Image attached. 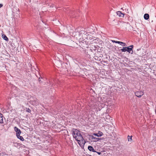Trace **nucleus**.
I'll use <instances>...</instances> for the list:
<instances>
[{
	"label": "nucleus",
	"instance_id": "23",
	"mask_svg": "<svg viewBox=\"0 0 156 156\" xmlns=\"http://www.w3.org/2000/svg\"><path fill=\"white\" fill-rule=\"evenodd\" d=\"M108 154H110V153H109V154H108Z\"/></svg>",
	"mask_w": 156,
	"mask_h": 156
},
{
	"label": "nucleus",
	"instance_id": "7",
	"mask_svg": "<svg viewBox=\"0 0 156 156\" xmlns=\"http://www.w3.org/2000/svg\"><path fill=\"white\" fill-rule=\"evenodd\" d=\"M88 150L91 151H92L93 152H95L96 151L94 150V149L93 147L90 146H88Z\"/></svg>",
	"mask_w": 156,
	"mask_h": 156
},
{
	"label": "nucleus",
	"instance_id": "19",
	"mask_svg": "<svg viewBox=\"0 0 156 156\" xmlns=\"http://www.w3.org/2000/svg\"><path fill=\"white\" fill-rule=\"evenodd\" d=\"M96 153H98V154L99 155H100L101 154V152H97L96 151Z\"/></svg>",
	"mask_w": 156,
	"mask_h": 156
},
{
	"label": "nucleus",
	"instance_id": "18",
	"mask_svg": "<svg viewBox=\"0 0 156 156\" xmlns=\"http://www.w3.org/2000/svg\"><path fill=\"white\" fill-rule=\"evenodd\" d=\"M122 46H126V44L125 43H123H123H122V44L121 45Z\"/></svg>",
	"mask_w": 156,
	"mask_h": 156
},
{
	"label": "nucleus",
	"instance_id": "20",
	"mask_svg": "<svg viewBox=\"0 0 156 156\" xmlns=\"http://www.w3.org/2000/svg\"><path fill=\"white\" fill-rule=\"evenodd\" d=\"M112 41L113 43H116L117 41H115V40H112Z\"/></svg>",
	"mask_w": 156,
	"mask_h": 156
},
{
	"label": "nucleus",
	"instance_id": "2",
	"mask_svg": "<svg viewBox=\"0 0 156 156\" xmlns=\"http://www.w3.org/2000/svg\"><path fill=\"white\" fill-rule=\"evenodd\" d=\"M144 94V92L142 91H138L135 93V95L138 98H140Z\"/></svg>",
	"mask_w": 156,
	"mask_h": 156
},
{
	"label": "nucleus",
	"instance_id": "21",
	"mask_svg": "<svg viewBox=\"0 0 156 156\" xmlns=\"http://www.w3.org/2000/svg\"><path fill=\"white\" fill-rule=\"evenodd\" d=\"M38 81L39 82H40L41 81V79L40 78H39L38 79Z\"/></svg>",
	"mask_w": 156,
	"mask_h": 156
},
{
	"label": "nucleus",
	"instance_id": "16",
	"mask_svg": "<svg viewBox=\"0 0 156 156\" xmlns=\"http://www.w3.org/2000/svg\"><path fill=\"white\" fill-rule=\"evenodd\" d=\"M116 43L119 44L120 45L122 44V43H123V42L119 41H117L116 42Z\"/></svg>",
	"mask_w": 156,
	"mask_h": 156
},
{
	"label": "nucleus",
	"instance_id": "22",
	"mask_svg": "<svg viewBox=\"0 0 156 156\" xmlns=\"http://www.w3.org/2000/svg\"><path fill=\"white\" fill-rule=\"evenodd\" d=\"M2 4H0V7H1L2 6Z\"/></svg>",
	"mask_w": 156,
	"mask_h": 156
},
{
	"label": "nucleus",
	"instance_id": "6",
	"mask_svg": "<svg viewBox=\"0 0 156 156\" xmlns=\"http://www.w3.org/2000/svg\"><path fill=\"white\" fill-rule=\"evenodd\" d=\"M91 138L92 140L94 142H96L100 140L99 138L95 137L93 136H91Z\"/></svg>",
	"mask_w": 156,
	"mask_h": 156
},
{
	"label": "nucleus",
	"instance_id": "1",
	"mask_svg": "<svg viewBox=\"0 0 156 156\" xmlns=\"http://www.w3.org/2000/svg\"><path fill=\"white\" fill-rule=\"evenodd\" d=\"M73 138L78 141V144L80 146H83L86 142L83 139L80 131L77 129L73 130Z\"/></svg>",
	"mask_w": 156,
	"mask_h": 156
},
{
	"label": "nucleus",
	"instance_id": "17",
	"mask_svg": "<svg viewBox=\"0 0 156 156\" xmlns=\"http://www.w3.org/2000/svg\"><path fill=\"white\" fill-rule=\"evenodd\" d=\"M93 135H95V136H96L99 137V136H98V133H94L93 134Z\"/></svg>",
	"mask_w": 156,
	"mask_h": 156
},
{
	"label": "nucleus",
	"instance_id": "12",
	"mask_svg": "<svg viewBox=\"0 0 156 156\" xmlns=\"http://www.w3.org/2000/svg\"><path fill=\"white\" fill-rule=\"evenodd\" d=\"M126 48H127V47H124L123 48L121 49L120 50L122 52H126V51H127Z\"/></svg>",
	"mask_w": 156,
	"mask_h": 156
},
{
	"label": "nucleus",
	"instance_id": "5",
	"mask_svg": "<svg viewBox=\"0 0 156 156\" xmlns=\"http://www.w3.org/2000/svg\"><path fill=\"white\" fill-rule=\"evenodd\" d=\"M117 15L118 16L120 17H123L125 14L124 13H122L121 11H118L117 12Z\"/></svg>",
	"mask_w": 156,
	"mask_h": 156
},
{
	"label": "nucleus",
	"instance_id": "8",
	"mask_svg": "<svg viewBox=\"0 0 156 156\" xmlns=\"http://www.w3.org/2000/svg\"><path fill=\"white\" fill-rule=\"evenodd\" d=\"M144 19L146 20H147L149 19V16L148 14L146 13L144 16Z\"/></svg>",
	"mask_w": 156,
	"mask_h": 156
},
{
	"label": "nucleus",
	"instance_id": "13",
	"mask_svg": "<svg viewBox=\"0 0 156 156\" xmlns=\"http://www.w3.org/2000/svg\"><path fill=\"white\" fill-rule=\"evenodd\" d=\"M132 136H128V140L129 141H131L132 140Z\"/></svg>",
	"mask_w": 156,
	"mask_h": 156
},
{
	"label": "nucleus",
	"instance_id": "11",
	"mask_svg": "<svg viewBox=\"0 0 156 156\" xmlns=\"http://www.w3.org/2000/svg\"><path fill=\"white\" fill-rule=\"evenodd\" d=\"M17 137L20 139L21 140L23 141L24 140V139L23 136L19 135L18 136H16Z\"/></svg>",
	"mask_w": 156,
	"mask_h": 156
},
{
	"label": "nucleus",
	"instance_id": "4",
	"mask_svg": "<svg viewBox=\"0 0 156 156\" xmlns=\"http://www.w3.org/2000/svg\"><path fill=\"white\" fill-rule=\"evenodd\" d=\"M14 129L15 131L16 132V136H18L19 135H20L21 133L20 130L16 126L14 127Z\"/></svg>",
	"mask_w": 156,
	"mask_h": 156
},
{
	"label": "nucleus",
	"instance_id": "14",
	"mask_svg": "<svg viewBox=\"0 0 156 156\" xmlns=\"http://www.w3.org/2000/svg\"><path fill=\"white\" fill-rule=\"evenodd\" d=\"M98 134L99 136H101L103 135V133L102 132L99 131L98 133Z\"/></svg>",
	"mask_w": 156,
	"mask_h": 156
},
{
	"label": "nucleus",
	"instance_id": "3",
	"mask_svg": "<svg viewBox=\"0 0 156 156\" xmlns=\"http://www.w3.org/2000/svg\"><path fill=\"white\" fill-rule=\"evenodd\" d=\"M133 45H131L129 46V47H127V51H128L129 53H130L132 54L133 52Z\"/></svg>",
	"mask_w": 156,
	"mask_h": 156
},
{
	"label": "nucleus",
	"instance_id": "15",
	"mask_svg": "<svg viewBox=\"0 0 156 156\" xmlns=\"http://www.w3.org/2000/svg\"><path fill=\"white\" fill-rule=\"evenodd\" d=\"M26 111L29 113H30L31 112V110L29 108H26Z\"/></svg>",
	"mask_w": 156,
	"mask_h": 156
},
{
	"label": "nucleus",
	"instance_id": "10",
	"mask_svg": "<svg viewBox=\"0 0 156 156\" xmlns=\"http://www.w3.org/2000/svg\"><path fill=\"white\" fill-rule=\"evenodd\" d=\"M3 115L1 114H0V123H3Z\"/></svg>",
	"mask_w": 156,
	"mask_h": 156
},
{
	"label": "nucleus",
	"instance_id": "9",
	"mask_svg": "<svg viewBox=\"0 0 156 156\" xmlns=\"http://www.w3.org/2000/svg\"><path fill=\"white\" fill-rule=\"evenodd\" d=\"M2 38L3 39L6 41H8V39L7 38V37H6V36L4 34H3L2 35Z\"/></svg>",
	"mask_w": 156,
	"mask_h": 156
}]
</instances>
